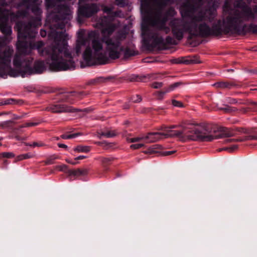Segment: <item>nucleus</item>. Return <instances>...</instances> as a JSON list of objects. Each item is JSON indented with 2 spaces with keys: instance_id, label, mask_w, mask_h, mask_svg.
Wrapping results in <instances>:
<instances>
[{
  "instance_id": "7c9ffc66",
  "label": "nucleus",
  "mask_w": 257,
  "mask_h": 257,
  "mask_svg": "<svg viewBox=\"0 0 257 257\" xmlns=\"http://www.w3.org/2000/svg\"><path fill=\"white\" fill-rule=\"evenodd\" d=\"M58 158V157L57 155H53L48 157L44 161V163L46 165L53 164L54 163V161Z\"/></svg>"
},
{
  "instance_id": "a19ab883",
  "label": "nucleus",
  "mask_w": 257,
  "mask_h": 257,
  "mask_svg": "<svg viewBox=\"0 0 257 257\" xmlns=\"http://www.w3.org/2000/svg\"><path fill=\"white\" fill-rule=\"evenodd\" d=\"M246 141V139H245V137H244V138H239V139H227L225 141V142L226 143H231V142H244V141Z\"/></svg>"
},
{
  "instance_id": "b1692460",
  "label": "nucleus",
  "mask_w": 257,
  "mask_h": 257,
  "mask_svg": "<svg viewBox=\"0 0 257 257\" xmlns=\"http://www.w3.org/2000/svg\"><path fill=\"white\" fill-rule=\"evenodd\" d=\"M103 10L104 13L107 14V16L113 17V18H115V17H119V14L120 13V12H113L112 11L113 9L111 7L105 6L104 7Z\"/></svg>"
},
{
  "instance_id": "20e7f679",
  "label": "nucleus",
  "mask_w": 257,
  "mask_h": 257,
  "mask_svg": "<svg viewBox=\"0 0 257 257\" xmlns=\"http://www.w3.org/2000/svg\"><path fill=\"white\" fill-rule=\"evenodd\" d=\"M176 125H173L170 126H166L164 131L165 133L155 132L149 133L146 137L147 139L151 138L152 136H154L152 141H158L162 138H168L177 137L182 141H185L187 140L192 141H208L211 140L212 138L208 134L209 133V127H200V125L194 126L190 125L189 126H183L181 131L172 130L176 128Z\"/></svg>"
},
{
  "instance_id": "680f3d73",
  "label": "nucleus",
  "mask_w": 257,
  "mask_h": 257,
  "mask_svg": "<svg viewBox=\"0 0 257 257\" xmlns=\"http://www.w3.org/2000/svg\"><path fill=\"white\" fill-rule=\"evenodd\" d=\"M29 124V127L30 126H36L39 124V122H28Z\"/></svg>"
},
{
  "instance_id": "c03bdc74",
  "label": "nucleus",
  "mask_w": 257,
  "mask_h": 257,
  "mask_svg": "<svg viewBox=\"0 0 257 257\" xmlns=\"http://www.w3.org/2000/svg\"><path fill=\"white\" fill-rule=\"evenodd\" d=\"M151 86L154 88H156V89L160 88L161 87H162L163 83L159 82H154L152 84Z\"/></svg>"
},
{
  "instance_id": "6e6d98bb",
  "label": "nucleus",
  "mask_w": 257,
  "mask_h": 257,
  "mask_svg": "<svg viewBox=\"0 0 257 257\" xmlns=\"http://www.w3.org/2000/svg\"><path fill=\"white\" fill-rule=\"evenodd\" d=\"M66 162L68 163L73 165H75L78 164V162L73 161L72 160H70V159H67Z\"/></svg>"
},
{
  "instance_id": "ea45409f",
  "label": "nucleus",
  "mask_w": 257,
  "mask_h": 257,
  "mask_svg": "<svg viewBox=\"0 0 257 257\" xmlns=\"http://www.w3.org/2000/svg\"><path fill=\"white\" fill-rule=\"evenodd\" d=\"M238 148L237 145H233L230 147H226L222 149H219V151L220 152L222 150L227 151L229 152H232L236 150Z\"/></svg>"
},
{
  "instance_id": "9d476101",
  "label": "nucleus",
  "mask_w": 257,
  "mask_h": 257,
  "mask_svg": "<svg viewBox=\"0 0 257 257\" xmlns=\"http://www.w3.org/2000/svg\"><path fill=\"white\" fill-rule=\"evenodd\" d=\"M125 37V34L121 32L117 34L115 40H106L107 52L110 59H118L122 54H123L125 58L135 55V53L133 50L128 48H125L122 45V42Z\"/></svg>"
},
{
  "instance_id": "0eeeda50",
  "label": "nucleus",
  "mask_w": 257,
  "mask_h": 257,
  "mask_svg": "<svg viewBox=\"0 0 257 257\" xmlns=\"http://www.w3.org/2000/svg\"><path fill=\"white\" fill-rule=\"evenodd\" d=\"M151 0H141V12L143 16V21L141 25L142 33L149 34L150 26L155 27L158 31H164L166 34L170 32L171 27H167L166 24V20L154 19L152 16V10L151 7Z\"/></svg>"
},
{
  "instance_id": "69168bd1",
  "label": "nucleus",
  "mask_w": 257,
  "mask_h": 257,
  "mask_svg": "<svg viewBox=\"0 0 257 257\" xmlns=\"http://www.w3.org/2000/svg\"><path fill=\"white\" fill-rule=\"evenodd\" d=\"M9 163V161L7 160H4L3 161V165L4 166H7Z\"/></svg>"
},
{
  "instance_id": "f257e3e1",
  "label": "nucleus",
  "mask_w": 257,
  "mask_h": 257,
  "mask_svg": "<svg viewBox=\"0 0 257 257\" xmlns=\"http://www.w3.org/2000/svg\"><path fill=\"white\" fill-rule=\"evenodd\" d=\"M198 8L194 0H187L181 5V14L183 18H189L190 20L174 18L170 21L172 34L177 40H181L186 32L189 34V40L220 35L222 23L221 19L215 21L216 10H200L195 15Z\"/></svg>"
},
{
  "instance_id": "2f4dec72",
  "label": "nucleus",
  "mask_w": 257,
  "mask_h": 257,
  "mask_svg": "<svg viewBox=\"0 0 257 257\" xmlns=\"http://www.w3.org/2000/svg\"><path fill=\"white\" fill-rule=\"evenodd\" d=\"M13 122L14 121L11 120L1 122L0 127L1 128H10L12 126Z\"/></svg>"
},
{
  "instance_id": "bf43d9fd",
  "label": "nucleus",
  "mask_w": 257,
  "mask_h": 257,
  "mask_svg": "<svg viewBox=\"0 0 257 257\" xmlns=\"http://www.w3.org/2000/svg\"><path fill=\"white\" fill-rule=\"evenodd\" d=\"M86 158H87V157L85 156H78L77 157H76L74 159V160L75 161L80 160H82V159H85Z\"/></svg>"
},
{
  "instance_id": "a18cd8bd",
  "label": "nucleus",
  "mask_w": 257,
  "mask_h": 257,
  "mask_svg": "<svg viewBox=\"0 0 257 257\" xmlns=\"http://www.w3.org/2000/svg\"><path fill=\"white\" fill-rule=\"evenodd\" d=\"M172 104L175 106H177V107H182L183 106V104L181 102L174 100V99L172 100Z\"/></svg>"
},
{
  "instance_id": "79ce46f5",
  "label": "nucleus",
  "mask_w": 257,
  "mask_h": 257,
  "mask_svg": "<svg viewBox=\"0 0 257 257\" xmlns=\"http://www.w3.org/2000/svg\"><path fill=\"white\" fill-rule=\"evenodd\" d=\"M131 100L135 103H138L141 101L142 97L140 95H136L131 97Z\"/></svg>"
},
{
  "instance_id": "8fccbe9b",
  "label": "nucleus",
  "mask_w": 257,
  "mask_h": 257,
  "mask_svg": "<svg viewBox=\"0 0 257 257\" xmlns=\"http://www.w3.org/2000/svg\"><path fill=\"white\" fill-rule=\"evenodd\" d=\"M172 0H158L160 5L161 6H166L168 3L171 2Z\"/></svg>"
},
{
  "instance_id": "e433bc0d",
  "label": "nucleus",
  "mask_w": 257,
  "mask_h": 257,
  "mask_svg": "<svg viewBox=\"0 0 257 257\" xmlns=\"http://www.w3.org/2000/svg\"><path fill=\"white\" fill-rule=\"evenodd\" d=\"M24 144L26 146L33 147H43V146H45V144H43V143H42L41 142H34L32 144H30V143H25Z\"/></svg>"
},
{
  "instance_id": "4d7b16f0",
  "label": "nucleus",
  "mask_w": 257,
  "mask_h": 257,
  "mask_svg": "<svg viewBox=\"0 0 257 257\" xmlns=\"http://www.w3.org/2000/svg\"><path fill=\"white\" fill-rule=\"evenodd\" d=\"M69 170L70 169H68V166L65 165H64L61 166V170H62L63 171H66L67 173H68V170Z\"/></svg>"
},
{
  "instance_id": "0e129e2a",
  "label": "nucleus",
  "mask_w": 257,
  "mask_h": 257,
  "mask_svg": "<svg viewBox=\"0 0 257 257\" xmlns=\"http://www.w3.org/2000/svg\"><path fill=\"white\" fill-rule=\"evenodd\" d=\"M224 7H225L226 8H230V6H229V4L228 2V1H226L225 3V4H224Z\"/></svg>"
},
{
  "instance_id": "cd10ccee",
  "label": "nucleus",
  "mask_w": 257,
  "mask_h": 257,
  "mask_svg": "<svg viewBox=\"0 0 257 257\" xmlns=\"http://www.w3.org/2000/svg\"><path fill=\"white\" fill-rule=\"evenodd\" d=\"M99 134L100 135L99 138H100L101 136H104L107 138H110L114 137L116 136V133L114 131H103L101 132Z\"/></svg>"
},
{
  "instance_id": "5fc2aeb1",
  "label": "nucleus",
  "mask_w": 257,
  "mask_h": 257,
  "mask_svg": "<svg viewBox=\"0 0 257 257\" xmlns=\"http://www.w3.org/2000/svg\"><path fill=\"white\" fill-rule=\"evenodd\" d=\"M237 100L235 98H228L227 99V102H228L229 103H230V104H235L236 103H237Z\"/></svg>"
},
{
  "instance_id": "37998d69",
  "label": "nucleus",
  "mask_w": 257,
  "mask_h": 257,
  "mask_svg": "<svg viewBox=\"0 0 257 257\" xmlns=\"http://www.w3.org/2000/svg\"><path fill=\"white\" fill-rule=\"evenodd\" d=\"M177 62L182 63V64H189L191 63H194L195 61L194 60H193L192 59L184 57V59L183 61H177Z\"/></svg>"
},
{
  "instance_id": "dca6fc26",
  "label": "nucleus",
  "mask_w": 257,
  "mask_h": 257,
  "mask_svg": "<svg viewBox=\"0 0 257 257\" xmlns=\"http://www.w3.org/2000/svg\"><path fill=\"white\" fill-rule=\"evenodd\" d=\"M142 34L147 37V39L144 40V43L146 45H149L150 41L153 40L155 46L161 47L162 49L166 48V45L164 38L162 36H159L158 32L150 31L149 34L142 33Z\"/></svg>"
},
{
  "instance_id": "7ed1b4c3",
  "label": "nucleus",
  "mask_w": 257,
  "mask_h": 257,
  "mask_svg": "<svg viewBox=\"0 0 257 257\" xmlns=\"http://www.w3.org/2000/svg\"><path fill=\"white\" fill-rule=\"evenodd\" d=\"M235 7L241 9L231 11L225 18L221 20L220 35L229 33L245 35L247 33L257 34V25L252 23L243 24L244 22L257 18V6L251 9L242 5L241 1L238 0Z\"/></svg>"
},
{
  "instance_id": "bb28decb",
  "label": "nucleus",
  "mask_w": 257,
  "mask_h": 257,
  "mask_svg": "<svg viewBox=\"0 0 257 257\" xmlns=\"http://www.w3.org/2000/svg\"><path fill=\"white\" fill-rule=\"evenodd\" d=\"M90 150V147L86 146H77L74 149V151L76 152L80 153H88Z\"/></svg>"
},
{
  "instance_id": "09e8293b",
  "label": "nucleus",
  "mask_w": 257,
  "mask_h": 257,
  "mask_svg": "<svg viewBox=\"0 0 257 257\" xmlns=\"http://www.w3.org/2000/svg\"><path fill=\"white\" fill-rule=\"evenodd\" d=\"M143 146V144H133L131 146V148L133 149H138Z\"/></svg>"
},
{
  "instance_id": "423d86ee",
  "label": "nucleus",
  "mask_w": 257,
  "mask_h": 257,
  "mask_svg": "<svg viewBox=\"0 0 257 257\" xmlns=\"http://www.w3.org/2000/svg\"><path fill=\"white\" fill-rule=\"evenodd\" d=\"M14 53L12 48L8 47L0 51V77L6 78L9 75L11 77H17L21 76L24 78L27 76L25 73V65L24 54H20L18 51L16 53L14 60V66L18 70L11 67V59Z\"/></svg>"
},
{
  "instance_id": "774afa93",
  "label": "nucleus",
  "mask_w": 257,
  "mask_h": 257,
  "mask_svg": "<svg viewBox=\"0 0 257 257\" xmlns=\"http://www.w3.org/2000/svg\"><path fill=\"white\" fill-rule=\"evenodd\" d=\"M4 158V152L0 154V159Z\"/></svg>"
},
{
  "instance_id": "412c9836",
  "label": "nucleus",
  "mask_w": 257,
  "mask_h": 257,
  "mask_svg": "<svg viewBox=\"0 0 257 257\" xmlns=\"http://www.w3.org/2000/svg\"><path fill=\"white\" fill-rule=\"evenodd\" d=\"M162 146L159 144H154L150 146L144 153L146 154H155L161 153Z\"/></svg>"
},
{
  "instance_id": "6e6552de",
  "label": "nucleus",
  "mask_w": 257,
  "mask_h": 257,
  "mask_svg": "<svg viewBox=\"0 0 257 257\" xmlns=\"http://www.w3.org/2000/svg\"><path fill=\"white\" fill-rule=\"evenodd\" d=\"M24 7L28 10H31L36 17H32L29 22L18 21L16 23L15 29L19 32L20 37H26V34L33 37L36 33L35 28H38L41 25L42 11L38 4Z\"/></svg>"
},
{
  "instance_id": "c85d7f7f",
  "label": "nucleus",
  "mask_w": 257,
  "mask_h": 257,
  "mask_svg": "<svg viewBox=\"0 0 257 257\" xmlns=\"http://www.w3.org/2000/svg\"><path fill=\"white\" fill-rule=\"evenodd\" d=\"M108 79L103 77H97L90 81L89 83L91 84H97L106 82Z\"/></svg>"
},
{
  "instance_id": "aec40b11",
  "label": "nucleus",
  "mask_w": 257,
  "mask_h": 257,
  "mask_svg": "<svg viewBox=\"0 0 257 257\" xmlns=\"http://www.w3.org/2000/svg\"><path fill=\"white\" fill-rule=\"evenodd\" d=\"M100 161L103 168L104 172L107 173L110 171L109 166L115 160V158L112 157H101Z\"/></svg>"
},
{
  "instance_id": "338daca9",
  "label": "nucleus",
  "mask_w": 257,
  "mask_h": 257,
  "mask_svg": "<svg viewBox=\"0 0 257 257\" xmlns=\"http://www.w3.org/2000/svg\"><path fill=\"white\" fill-rule=\"evenodd\" d=\"M130 108V105L128 104H125L123 105L124 109H128Z\"/></svg>"
},
{
  "instance_id": "c756f323",
  "label": "nucleus",
  "mask_w": 257,
  "mask_h": 257,
  "mask_svg": "<svg viewBox=\"0 0 257 257\" xmlns=\"http://www.w3.org/2000/svg\"><path fill=\"white\" fill-rule=\"evenodd\" d=\"M148 135V134L145 136V137H143V138H141V137H137V138H131V139H128L127 140L128 141L130 142L131 143H135V142H139L141 140H143V139H145L146 140H148V142H153L154 141H152V139L153 138H154V136H152L151 137V138L150 139H147L146 138V137Z\"/></svg>"
},
{
  "instance_id": "72a5a7b5",
  "label": "nucleus",
  "mask_w": 257,
  "mask_h": 257,
  "mask_svg": "<svg viewBox=\"0 0 257 257\" xmlns=\"http://www.w3.org/2000/svg\"><path fill=\"white\" fill-rule=\"evenodd\" d=\"M81 135L80 133H74L71 135H66L63 134L60 137L63 139H71L73 138H76L77 137L80 136Z\"/></svg>"
},
{
  "instance_id": "a878e982",
  "label": "nucleus",
  "mask_w": 257,
  "mask_h": 257,
  "mask_svg": "<svg viewBox=\"0 0 257 257\" xmlns=\"http://www.w3.org/2000/svg\"><path fill=\"white\" fill-rule=\"evenodd\" d=\"M39 0H22L19 6L20 7H30V6L38 4Z\"/></svg>"
},
{
  "instance_id": "de8ad7c7",
  "label": "nucleus",
  "mask_w": 257,
  "mask_h": 257,
  "mask_svg": "<svg viewBox=\"0 0 257 257\" xmlns=\"http://www.w3.org/2000/svg\"><path fill=\"white\" fill-rule=\"evenodd\" d=\"M176 152V151H164L161 152V154L163 156H170L173 155Z\"/></svg>"
},
{
  "instance_id": "9b49d317",
  "label": "nucleus",
  "mask_w": 257,
  "mask_h": 257,
  "mask_svg": "<svg viewBox=\"0 0 257 257\" xmlns=\"http://www.w3.org/2000/svg\"><path fill=\"white\" fill-rule=\"evenodd\" d=\"M88 94V92L83 91L65 92L62 94L59 101L55 104L51 105L49 107V110L55 113L76 112V109L72 106H68L63 102L73 104L76 100L82 99Z\"/></svg>"
},
{
  "instance_id": "ddd939ff",
  "label": "nucleus",
  "mask_w": 257,
  "mask_h": 257,
  "mask_svg": "<svg viewBox=\"0 0 257 257\" xmlns=\"http://www.w3.org/2000/svg\"><path fill=\"white\" fill-rule=\"evenodd\" d=\"M24 59L25 65V73H27L28 75L34 74H41L45 70V63L43 61L38 60L35 62L34 67H32V64L34 61V58L30 55L24 54Z\"/></svg>"
},
{
  "instance_id": "e2e57ef3",
  "label": "nucleus",
  "mask_w": 257,
  "mask_h": 257,
  "mask_svg": "<svg viewBox=\"0 0 257 257\" xmlns=\"http://www.w3.org/2000/svg\"><path fill=\"white\" fill-rule=\"evenodd\" d=\"M29 127V124H28V123L27 122L23 125H21L19 126V128H23V127Z\"/></svg>"
},
{
  "instance_id": "2eb2a0df",
  "label": "nucleus",
  "mask_w": 257,
  "mask_h": 257,
  "mask_svg": "<svg viewBox=\"0 0 257 257\" xmlns=\"http://www.w3.org/2000/svg\"><path fill=\"white\" fill-rule=\"evenodd\" d=\"M114 18L113 17L104 16L98 20V24L100 26L103 35L110 36L115 29V26L112 22Z\"/></svg>"
},
{
  "instance_id": "13d9d810",
  "label": "nucleus",
  "mask_w": 257,
  "mask_h": 257,
  "mask_svg": "<svg viewBox=\"0 0 257 257\" xmlns=\"http://www.w3.org/2000/svg\"><path fill=\"white\" fill-rule=\"evenodd\" d=\"M40 35L42 37H45L47 35V32L44 30H41Z\"/></svg>"
},
{
  "instance_id": "864d4df0",
  "label": "nucleus",
  "mask_w": 257,
  "mask_h": 257,
  "mask_svg": "<svg viewBox=\"0 0 257 257\" xmlns=\"http://www.w3.org/2000/svg\"><path fill=\"white\" fill-rule=\"evenodd\" d=\"M184 57H181L178 59H175L172 60V62L176 64H182V63H179L177 61H183Z\"/></svg>"
},
{
  "instance_id": "a211bd4d",
  "label": "nucleus",
  "mask_w": 257,
  "mask_h": 257,
  "mask_svg": "<svg viewBox=\"0 0 257 257\" xmlns=\"http://www.w3.org/2000/svg\"><path fill=\"white\" fill-rule=\"evenodd\" d=\"M241 85L240 83H237L234 81H219L213 84V86L215 87L221 89H231L233 87L239 88Z\"/></svg>"
},
{
  "instance_id": "1a4fd4ad",
  "label": "nucleus",
  "mask_w": 257,
  "mask_h": 257,
  "mask_svg": "<svg viewBox=\"0 0 257 257\" xmlns=\"http://www.w3.org/2000/svg\"><path fill=\"white\" fill-rule=\"evenodd\" d=\"M7 6L8 4L5 0H0V30L4 35L3 41L9 42L12 33L11 27L9 25V20L15 22L20 17L25 16L26 13L25 11L11 12L10 10L4 8Z\"/></svg>"
},
{
  "instance_id": "c9c22d12",
  "label": "nucleus",
  "mask_w": 257,
  "mask_h": 257,
  "mask_svg": "<svg viewBox=\"0 0 257 257\" xmlns=\"http://www.w3.org/2000/svg\"><path fill=\"white\" fill-rule=\"evenodd\" d=\"M220 109L224 111L225 112H235L237 110L235 107L228 105H226L224 107L220 108Z\"/></svg>"
},
{
  "instance_id": "4be33fe9",
  "label": "nucleus",
  "mask_w": 257,
  "mask_h": 257,
  "mask_svg": "<svg viewBox=\"0 0 257 257\" xmlns=\"http://www.w3.org/2000/svg\"><path fill=\"white\" fill-rule=\"evenodd\" d=\"M182 84L180 82H175L171 85L166 89V91H162L158 92V97L159 99H162L165 94L167 92H169L173 90H174L176 88Z\"/></svg>"
},
{
  "instance_id": "473e14b6",
  "label": "nucleus",
  "mask_w": 257,
  "mask_h": 257,
  "mask_svg": "<svg viewBox=\"0 0 257 257\" xmlns=\"http://www.w3.org/2000/svg\"><path fill=\"white\" fill-rule=\"evenodd\" d=\"M33 157H34V155L32 153H27V154H22V155H19L17 157V161H21V160H24V159H29V158H32Z\"/></svg>"
},
{
  "instance_id": "603ef678",
  "label": "nucleus",
  "mask_w": 257,
  "mask_h": 257,
  "mask_svg": "<svg viewBox=\"0 0 257 257\" xmlns=\"http://www.w3.org/2000/svg\"><path fill=\"white\" fill-rule=\"evenodd\" d=\"M246 141L249 140H257V136L256 135H249L245 136Z\"/></svg>"
},
{
  "instance_id": "5701e85b",
  "label": "nucleus",
  "mask_w": 257,
  "mask_h": 257,
  "mask_svg": "<svg viewBox=\"0 0 257 257\" xmlns=\"http://www.w3.org/2000/svg\"><path fill=\"white\" fill-rule=\"evenodd\" d=\"M88 173V170L86 169H77L75 170H69L68 171V174L69 175L76 176H84Z\"/></svg>"
},
{
  "instance_id": "58836bf2",
  "label": "nucleus",
  "mask_w": 257,
  "mask_h": 257,
  "mask_svg": "<svg viewBox=\"0 0 257 257\" xmlns=\"http://www.w3.org/2000/svg\"><path fill=\"white\" fill-rule=\"evenodd\" d=\"M165 44L169 45H176V41L171 36H167L165 39Z\"/></svg>"
},
{
  "instance_id": "052dcab7",
  "label": "nucleus",
  "mask_w": 257,
  "mask_h": 257,
  "mask_svg": "<svg viewBox=\"0 0 257 257\" xmlns=\"http://www.w3.org/2000/svg\"><path fill=\"white\" fill-rule=\"evenodd\" d=\"M58 146L59 148H64V149H67L68 148L67 145H66L65 144H63L59 143V144H58Z\"/></svg>"
},
{
  "instance_id": "393cba45",
  "label": "nucleus",
  "mask_w": 257,
  "mask_h": 257,
  "mask_svg": "<svg viewBox=\"0 0 257 257\" xmlns=\"http://www.w3.org/2000/svg\"><path fill=\"white\" fill-rule=\"evenodd\" d=\"M21 101V100L16 99L15 98L4 99L0 102V105L19 104Z\"/></svg>"
},
{
  "instance_id": "f3484780",
  "label": "nucleus",
  "mask_w": 257,
  "mask_h": 257,
  "mask_svg": "<svg viewBox=\"0 0 257 257\" xmlns=\"http://www.w3.org/2000/svg\"><path fill=\"white\" fill-rule=\"evenodd\" d=\"M209 126L210 128L209 133L207 135L211 136L212 138V139L211 140H208L207 141H211L213 140L214 139H218L223 138H229L235 136V132L233 130L227 128V127H220L218 131L219 134L218 135L213 136L212 135V127L209 124H206L204 125H200V127H205V126Z\"/></svg>"
},
{
  "instance_id": "49530a36",
  "label": "nucleus",
  "mask_w": 257,
  "mask_h": 257,
  "mask_svg": "<svg viewBox=\"0 0 257 257\" xmlns=\"http://www.w3.org/2000/svg\"><path fill=\"white\" fill-rule=\"evenodd\" d=\"M15 157L14 153L11 152H4V158H11Z\"/></svg>"
},
{
  "instance_id": "f03ea898",
  "label": "nucleus",
  "mask_w": 257,
  "mask_h": 257,
  "mask_svg": "<svg viewBox=\"0 0 257 257\" xmlns=\"http://www.w3.org/2000/svg\"><path fill=\"white\" fill-rule=\"evenodd\" d=\"M47 9H54L55 14L53 20L56 30H52L49 33L50 38L53 39L54 43L41 52V55L47 56L51 60L50 68L54 71L73 70L75 63L73 56L68 49V35L64 31L58 32L56 30H63L71 18L69 7L66 5H57L56 0H46Z\"/></svg>"
},
{
  "instance_id": "3c124183",
  "label": "nucleus",
  "mask_w": 257,
  "mask_h": 257,
  "mask_svg": "<svg viewBox=\"0 0 257 257\" xmlns=\"http://www.w3.org/2000/svg\"><path fill=\"white\" fill-rule=\"evenodd\" d=\"M146 79L145 76H136L135 80L137 81H145Z\"/></svg>"
},
{
  "instance_id": "f704fd0d",
  "label": "nucleus",
  "mask_w": 257,
  "mask_h": 257,
  "mask_svg": "<svg viewBox=\"0 0 257 257\" xmlns=\"http://www.w3.org/2000/svg\"><path fill=\"white\" fill-rule=\"evenodd\" d=\"M18 130H19V128H13V135L12 136V137H11V138H15L17 141L25 140H26L25 138L21 137H20L19 135H17L16 134V132Z\"/></svg>"
},
{
  "instance_id": "39448f33",
  "label": "nucleus",
  "mask_w": 257,
  "mask_h": 257,
  "mask_svg": "<svg viewBox=\"0 0 257 257\" xmlns=\"http://www.w3.org/2000/svg\"><path fill=\"white\" fill-rule=\"evenodd\" d=\"M88 38L91 41L92 48L87 46L83 54V58L86 63L90 66L95 64H105L109 62V57L106 53L102 52L103 43L106 45L107 51V40H115V36L110 37L109 36L103 35L102 38L95 31H91L88 33Z\"/></svg>"
},
{
  "instance_id": "6ab92c4d",
  "label": "nucleus",
  "mask_w": 257,
  "mask_h": 257,
  "mask_svg": "<svg viewBox=\"0 0 257 257\" xmlns=\"http://www.w3.org/2000/svg\"><path fill=\"white\" fill-rule=\"evenodd\" d=\"M87 40L82 33H78V37L75 48V51L77 56L81 52V47L85 46L86 45Z\"/></svg>"
},
{
  "instance_id": "f8f14e48",
  "label": "nucleus",
  "mask_w": 257,
  "mask_h": 257,
  "mask_svg": "<svg viewBox=\"0 0 257 257\" xmlns=\"http://www.w3.org/2000/svg\"><path fill=\"white\" fill-rule=\"evenodd\" d=\"M35 33L34 36L31 37L26 34V37H20L19 32H18V41L17 43V48L18 51L20 54L25 55H30L31 51L34 49H37L39 52L41 51V49L44 46V43L42 41H38L36 42H32L28 41L27 40H32L36 36L38 33L37 28H35Z\"/></svg>"
},
{
  "instance_id": "4c0bfd02",
  "label": "nucleus",
  "mask_w": 257,
  "mask_h": 257,
  "mask_svg": "<svg viewBox=\"0 0 257 257\" xmlns=\"http://www.w3.org/2000/svg\"><path fill=\"white\" fill-rule=\"evenodd\" d=\"M114 4L119 7L123 8L127 5V2L125 0H115Z\"/></svg>"
},
{
  "instance_id": "4468645a",
  "label": "nucleus",
  "mask_w": 257,
  "mask_h": 257,
  "mask_svg": "<svg viewBox=\"0 0 257 257\" xmlns=\"http://www.w3.org/2000/svg\"><path fill=\"white\" fill-rule=\"evenodd\" d=\"M99 9L95 4H85L79 5L78 9L77 21L83 22L84 18H88L96 14Z\"/></svg>"
}]
</instances>
